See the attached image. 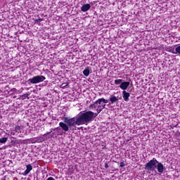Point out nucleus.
Wrapping results in <instances>:
<instances>
[{
	"label": "nucleus",
	"mask_w": 180,
	"mask_h": 180,
	"mask_svg": "<svg viewBox=\"0 0 180 180\" xmlns=\"http://www.w3.org/2000/svg\"><path fill=\"white\" fill-rule=\"evenodd\" d=\"M94 115L95 113L92 111H87L82 114L77 115V117L79 119V122H80V125L87 124V123L92 122Z\"/></svg>",
	"instance_id": "obj_1"
},
{
	"label": "nucleus",
	"mask_w": 180,
	"mask_h": 180,
	"mask_svg": "<svg viewBox=\"0 0 180 180\" xmlns=\"http://www.w3.org/2000/svg\"><path fill=\"white\" fill-rule=\"evenodd\" d=\"M63 122L69 126V127H75L76 126H81L78 115L72 118L65 117Z\"/></svg>",
	"instance_id": "obj_2"
},
{
	"label": "nucleus",
	"mask_w": 180,
	"mask_h": 180,
	"mask_svg": "<svg viewBox=\"0 0 180 180\" xmlns=\"http://www.w3.org/2000/svg\"><path fill=\"white\" fill-rule=\"evenodd\" d=\"M157 164H158V160L153 158L148 162L145 165V169L147 172H151L157 169Z\"/></svg>",
	"instance_id": "obj_3"
},
{
	"label": "nucleus",
	"mask_w": 180,
	"mask_h": 180,
	"mask_svg": "<svg viewBox=\"0 0 180 180\" xmlns=\"http://www.w3.org/2000/svg\"><path fill=\"white\" fill-rule=\"evenodd\" d=\"M91 106L92 108H94V109H96L97 113L96 114V116H98V115H99V113L101 112L103 109H105L106 104H104L102 98H98L93 105H91Z\"/></svg>",
	"instance_id": "obj_4"
},
{
	"label": "nucleus",
	"mask_w": 180,
	"mask_h": 180,
	"mask_svg": "<svg viewBox=\"0 0 180 180\" xmlns=\"http://www.w3.org/2000/svg\"><path fill=\"white\" fill-rule=\"evenodd\" d=\"M45 79L46 77L43 75H37L31 79H29L27 82H29V84H40V82H43V81Z\"/></svg>",
	"instance_id": "obj_5"
},
{
	"label": "nucleus",
	"mask_w": 180,
	"mask_h": 180,
	"mask_svg": "<svg viewBox=\"0 0 180 180\" xmlns=\"http://www.w3.org/2000/svg\"><path fill=\"white\" fill-rule=\"evenodd\" d=\"M120 99V97L119 96H115V95H111L110 96L109 101H110V104L113 105L115 103L117 104L119 103V100Z\"/></svg>",
	"instance_id": "obj_6"
},
{
	"label": "nucleus",
	"mask_w": 180,
	"mask_h": 180,
	"mask_svg": "<svg viewBox=\"0 0 180 180\" xmlns=\"http://www.w3.org/2000/svg\"><path fill=\"white\" fill-rule=\"evenodd\" d=\"M156 169H158V172H159V174H162V172H164V165L158 161Z\"/></svg>",
	"instance_id": "obj_7"
},
{
	"label": "nucleus",
	"mask_w": 180,
	"mask_h": 180,
	"mask_svg": "<svg viewBox=\"0 0 180 180\" xmlns=\"http://www.w3.org/2000/svg\"><path fill=\"white\" fill-rule=\"evenodd\" d=\"M130 85V82H124L121 83L120 88L122 89L123 91H126L127 88H129V86Z\"/></svg>",
	"instance_id": "obj_8"
},
{
	"label": "nucleus",
	"mask_w": 180,
	"mask_h": 180,
	"mask_svg": "<svg viewBox=\"0 0 180 180\" xmlns=\"http://www.w3.org/2000/svg\"><path fill=\"white\" fill-rule=\"evenodd\" d=\"M32 139L34 141L33 144H34L36 143H43V141H46V139H44V137H43V136L32 138Z\"/></svg>",
	"instance_id": "obj_9"
},
{
	"label": "nucleus",
	"mask_w": 180,
	"mask_h": 180,
	"mask_svg": "<svg viewBox=\"0 0 180 180\" xmlns=\"http://www.w3.org/2000/svg\"><path fill=\"white\" fill-rule=\"evenodd\" d=\"M122 98L125 102H129L130 98V94L126 91H122Z\"/></svg>",
	"instance_id": "obj_10"
},
{
	"label": "nucleus",
	"mask_w": 180,
	"mask_h": 180,
	"mask_svg": "<svg viewBox=\"0 0 180 180\" xmlns=\"http://www.w3.org/2000/svg\"><path fill=\"white\" fill-rule=\"evenodd\" d=\"M89 9H91V4H84L81 7L82 12H88V11H89Z\"/></svg>",
	"instance_id": "obj_11"
},
{
	"label": "nucleus",
	"mask_w": 180,
	"mask_h": 180,
	"mask_svg": "<svg viewBox=\"0 0 180 180\" xmlns=\"http://www.w3.org/2000/svg\"><path fill=\"white\" fill-rule=\"evenodd\" d=\"M26 169L24 172V173L22 174V175H24V176H26V175H27L29 174V172H30V171H32L33 169V167L32 166V165H27L26 166Z\"/></svg>",
	"instance_id": "obj_12"
},
{
	"label": "nucleus",
	"mask_w": 180,
	"mask_h": 180,
	"mask_svg": "<svg viewBox=\"0 0 180 180\" xmlns=\"http://www.w3.org/2000/svg\"><path fill=\"white\" fill-rule=\"evenodd\" d=\"M59 126L60 127H61V129H63V130H64V131H68L69 130V126L68 124H67V123L65 124V122H60L59 123Z\"/></svg>",
	"instance_id": "obj_13"
},
{
	"label": "nucleus",
	"mask_w": 180,
	"mask_h": 180,
	"mask_svg": "<svg viewBox=\"0 0 180 180\" xmlns=\"http://www.w3.org/2000/svg\"><path fill=\"white\" fill-rule=\"evenodd\" d=\"M83 74L84 75H85V77H89V74H90V68L89 67H87L84 71H83Z\"/></svg>",
	"instance_id": "obj_14"
},
{
	"label": "nucleus",
	"mask_w": 180,
	"mask_h": 180,
	"mask_svg": "<svg viewBox=\"0 0 180 180\" xmlns=\"http://www.w3.org/2000/svg\"><path fill=\"white\" fill-rule=\"evenodd\" d=\"M33 138L27 139L23 141L24 144H33Z\"/></svg>",
	"instance_id": "obj_15"
},
{
	"label": "nucleus",
	"mask_w": 180,
	"mask_h": 180,
	"mask_svg": "<svg viewBox=\"0 0 180 180\" xmlns=\"http://www.w3.org/2000/svg\"><path fill=\"white\" fill-rule=\"evenodd\" d=\"M22 127L19 125L15 126L14 127V131H15V133H20L21 132L20 130H22Z\"/></svg>",
	"instance_id": "obj_16"
},
{
	"label": "nucleus",
	"mask_w": 180,
	"mask_h": 180,
	"mask_svg": "<svg viewBox=\"0 0 180 180\" xmlns=\"http://www.w3.org/2000/svg\"><path fill=\"white\" fill-rule=\"evenodd\" d=\"M172 54H180V46H177L174 51H172Z\"/></svg>",
	"instance_id": "obj_17"
},
{
	"label": "nucleus",
	"mask_w": 180,
	"mask_h": 180,
	"mask_svg": "<svg viewBox=\"0 0 180 180\" xmlns=\"http://www.w3.org/2000/svg\"><path fill=\"white\" fill-rule=\"evenodd\" d=\"M8 141V137H3L0 139V143L1 144H5Z\"/></svg>",
	"instance_id": "obj_18"
},
{
	"label": "nucleus",
	"mask_w": 180,
	"mask_h": 180,
	"mask_svg": "<svg viewBox=\"0 0 180 180\" xmlns=\"http://www.w3.org/2000/svg\"><path fill=\"white\" fill-rule=\"evenodd\" d=\"M122 82H123V79H117L115 80V85H120V84H122Z\"/></svg>",
	"instance_id": "obj_19"
},
{
	"label": "nucleus",
	"mask_w": 180,
	"mask_h": 180,
	"mask_svg": "<svg viewBox=\"0 0 180 180\" xmlns=\"http://www.w3.org/2000/svg\"><path fill=\"white\" fill-rule=\"evenodd\" d=\"M60 88H63V89L70 88V84L68 83H63L61 84Z\"/></svg>",
	"instance_id": "obj_20"
},
{
	"label": "nucleus",
	"mask_w": 180,
	"mask_h": 180,
	"mask_svg": "<svg viewBox=\"0 0 180 180\" xmlns=\"http://www.w3.org/2000/svg\"><path fill=\"white\" fill-rule=\"evenodd\" d=\"M53 137H57V134H56V132L52 133L51 136H49L48 139H51Z\"/></svg>",
	"instance_id": "obj_21"
},
{
	"label": "nucleus",
	"mask_w": 180,
	"mask_h": 180,
	"mask_svg": "<svg viewBox=\"0 0 180 180\" xmlns=\"http://www.w3.org/2000/svg\"><path fill=\"white\" fill-rule=\"evenodd\" d=\"M34 22H35L36 23H40V22H43V18L36 19V20H34Z\"/></svg>",
	"instance_id": "obj_22"
},
{
	"label": "nucleus",
	"mask_w": 180,
	"mask_h": 180,
	"mask_svg": "<svg viewBox=\"0 0 180 180\" xmlns=\"http://www.w3.org/2000/svg\"><path fill=\"white\" fill-rule=\"evenodd\" d=\"M101 100L103 101V103H104V105H106V103H109V100H106L103 98H102Z\"/></svg>",
	"instance_id": "obj_23"
},
{
	"label": "nucleus",
	"mask_w": 180,
	"mask_h": 180,
	"mask_svg": "<svg viewBox=\"0 0 180 180\" xmlns=\"http://www.w3.org/2000/svg\"><path fill=\"white\" fill-rule=\"evenodd\" d=\"M11 134H12L13 136H15V135L16 134V131H15V129H13V130L11 131Z\"/></svg>",
	"instance_id": "obj_24"
},
{
	"label": "nucleus",
	"mask_w": 180,
	"mask_h": 180,
	"mask_svg": "<svg viewBox=\"0 0 180 180\" xmlns=\"http://www.w3.org/2000/svg\"><path fill=\"white\" fill-rule=\"evenodd\" d=\"M104 167H105V169H108V168H109V165H108V163L105 162L104 165Z\"/></svg>",
	"instance_id": "obj_25"
},
{
	"label": "nucleus",
	"mask_w": 180,
	"mask_h": 180,
	"mask_svg": "<svg viewBox=\"0 0 180 180\" xmlns=\"http://www.w3.org/2000/svg\"><path fill=\"white\" fill-rule=\"evenodd\" d=\"M126 165L124 164V162H120V167H124Z\"/></svg>",
	"instance_id": "obj_26"
},
{
	"label": "nucleus",
	"mask_w": 180,
	"mask_h": 180,
	"mask_svg": "<svg viewBox=\"0 0 180 180\" xmlns=\"http://www.w3.org/2000/svg\"><path fill=\"white\" fill-rule=\"evenodd\" d=\"M51 131H53L51 129V131L47 132L46 134H44V136H47V134H50V133H51Z\"/></svg>",
	"instance_id": "obj_27"
}]
</instances>
